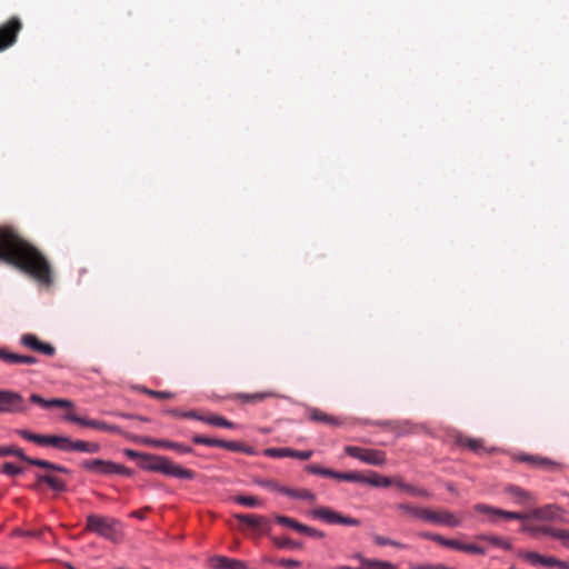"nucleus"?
<instances>
[{"mask_svg": "<svg viewBox=\"0 0 569 569\" xmlns=\"http://www.w3.org/2000/svg\"><path fill=\"white\" fill-rule=\"evenodd\" d=\"M560 509L557 506L548 505L533 511V517L542 520H553L558 517Z\"/></svg>", "mask_w": 569, "mask_h": 569, "instance_id": "cd10ccee", "label": "nucleus"}, {"mask_svg": "<svg viewBox=\"0 0 569 569\" xmlns=\"http://www.w3.org/2000/svg\"><path fill=\"white\" fill-rule=\"evenodd\" d=\"M219 448H223L230 451L234 452H246V453H252L253 450L250 447H246L242 443L238 441H229V440H221L220 439Z\"/></svg>", "mask_w": 569, "mask_h": 569, "instance_id": "2f4dec72", "label": "nucleus"}, {"mask_svg": "<svg viewBox=\"0 0 569 569\" xmlns=\"http://www.w3.org/2000/svg\"><path fill=\"white\" fill-rule=\"evenodd\" d=\"M206 423L228 429L236 428V423L218 415L209 416L208 419H206Z\"/></svg>", "mask_w": 569, "mask_h": 569, "instance_id": "72a5a7b5", "label": "nucleus"}, {"mask_svg": "<svg viewBox=\"0 0 569 569\" xmlns=\"http://www.w3.org/2000/svg\"><path fill=\"white\" fill-rule=\"evenodd\" d=\"M497 516L503 517L508 520H525V519H528V517H529L527 513L516 512V511H506L502 509H499L497 511Z\"/></svg>", "mask_w": 569, "mask_h": 569, "instance_id": "a19ab883", "label": "nucleus"}, {"mask_svg": "<svg viewBox=\"0 0 569 569\" xmlns=\"http://www.w3.org/2000/svg\"><path fill=\"white\" fill-rule=\"evenodd\" d=\"M308 417L311 421L321 422L331 426H340L342 421L333 416H330L318 408L308 409Z\"/></svg>", "mask_w": 569, "mask_h": 569, "instance_id": "6ab92c4d", "label": "nucleus"}, {"mask_svg": "<svg viewBox=\"0 0 569 569\" xmlns=\"http://www.w3.org/2000/svg\"><path fill=\"white\" fill-rule=\"evenodd\" d=\"M114 475H120V476H123V477H132L133 476V470L123 466V465H120V463H117L116 462V466H114Z\"/></svg>", "mask_w": 569, "mask_h": 569, "instance_id": "6e6d98bb", "label": "nucleus"}, {"mask_svg": "<svg viewBox=\"0 0 569 569\" xmlns=\"http://www.w3.org/2000/svg\"><path fill=\"white\" fill-rule=\"evenodd\" d=\"M309 515L328 525H342L349 527H358L360 526V520L350 516H345L331 508L328 507H319L311 509Z\"/></svg>", "mask_w": 569, "mask_h": 569, "instance_id": "39448f33", "label": "nucleus"}, {"mask_svg": "<svg viewBox=\"0 0 569 569\" xmlns=\"http://www.w3.org/2000/svg\"><path fill=\"white\" fill-rule=\"evenodd\" d=\"M52 407L69 408V407H72V402L67 399L52 398L51 399V408Z\"/></svg>", "mask_w": 569, "mask_h": 569, "instance_id": "13d9d810", "label": "nucleus"}, {"mask_svg": "<svg viewBox=\"0 0 569 569\" xmlns=\"http://www.w3.org/2000/svg\"><path fill=\"white\" fill-rule=\"evenodd\" d=\"M0 360L8 365H34L38 362L33 356L18 355L4 348H0Z\"/></svg>", "mask_w": 569, "mask_h": 569, "instance_id": "dca6fc26", "label": "nucleus"}, {"mask_svg": "<svg viewBox=\"0 0 569 569\" xmlns=\"http://www.w3.org/2000/svg\"><path fill=\"white\" fill-rule=\"evenodd\" d=\"M192 442L196 445H204L209 447H219V445H221L220 439L209 438L200 435H194L192 437Z\"/></svg>", "mask_w": 569, "mask_h": 569, "instance_id": "58836bf2", "label": "nucleus"}, {"mask_svg": "<svg viewBox=\"0 0 569 569\" xmlns=\"http://www.w3.org/2000/svg\"><path fill=\"white\" fill-rule=\"evenodd\" d=\"M144 469L156 472H161L178 479L192 480L196 477L194 471L183 468L178 463L172 462L166 457H154L153 461L144 467Z\"/></svg>", "mask_w": 569, "mask_h": 569, "instance_id": "20e7f679", "label": "nucleus"}, {"mask_svg": "<svg viewBox=\"0 0 569 569\" xmlns=\"http://www.w3.org/2000/svg\"><path fill=\"white\" fill-rule=\"evenodd\" d=\"M439 545L443 546V547H447V548H451V549L461 551L463 542H461V541H459L457 539H448V538H445V537L441 536L440 540H439Z\"/></svg>", "mask_w": 569, "mask_h": 569, "instance_id": "c03bdc74", "label": "nucleus"}, {"mask_svg": "<svg viewBox=\"0 0 569 569\" xmlns=\"http://www.w3.org/2000/svg\"><path fill=\"white\" fill-rule=\"evenodd\" d=\"M280 493L288 496L293 499L307 500L310 502L316 501V495L307 489H291L284 487V489H280Z\"/></svg>", "mask_w": 569, "mask_h": 569, "instance_id": "393cba45", "label": "nucleus"}, {"mask_svg": "<svg viewBox=\"0 0 569 569\" xmlns=\"http://www.w3.org/2000/svg\"><path fill=\"white\" fill-rule=\"evenodd\" d=\"M518 556L532 566H542L547 568L558 567L559 569H569V563L555 557L541 556L536 551H518Z\"/></svg>", "mask_w": 569, "mask_h": 569, "instance_id": "1a4fd4ad", "label": "nucleus"}, {"mask_svg": "<svg viewBox=\"0 0 569 569\" xmlns=\"http://www.w3.org/2000/svg\"><path fill=\"white\" fill-rule=\"evenodd\" d=\"M4 456H16L21 460L26 458L23 450L16 447H0V457Z\"/></svg>", "mask_w": 569, "mask_h": 569, "instance_id": "79ce46f5", "label": "nucleus"}, {"mask_svg": "<svg viewBox=\"0 0 569 569\" xmlns=\"http://www.w3.org/2000/svg\"><path fill=\"white\" fill-rule=\"evenodd\" d=\"M0 261L11 264L42 284L52 282L46 257L13 228L0 227Z\"/></svg>", "mask_w": 569, "mask_h": 569, "instance_id": "f257e3e1", "label": "nucleus"}, {"mask_svg": "<svg viewBox=\"0 0 569 569\" xmlns=\"http://www.w3.org/2000/svg\"><path fill=\"white\" fill-rule=\"evenodd\" d=\"M100 449L101 446L98 442L71 439L70 452L97 453Z\"/></svg>", "mask_w": 569, "mask_h": 569, "instance_id": "b1692460", "label": "nucleus"}, {"mask_svg": "<svg viewBox=\"0 0 569 569\" xmlns=\"http://www.w3.org/2000/svg\"><path fill=\"white\" fill-rule=\"evenodd\" d=\"M560 465L556 461H552L548 458L540 457L539 462L536 468L543 469V470H555L558 469Z\"/></svg>", "mask_w": 569, "mask_h": 569, "instance_id": "09e8293b", "label": "nucleus"}, {"mask_svg": "<svg viewBox=\"0 0 569 569\" xmlns=\"http://www.w3.org/2000/svg\"><path fill=\"white\" fill-rule=\"evenodd\" d=\"M37 482L39 483H46L48 487L57 492H63L67 490L66 482L56 476H52L50 473H37L36 475Z\"/></svg>", "mask_w": 569, "mask_h": 569, "instance_id": "a211bd4d", "label": "nucleus"}, {"mask_svg": "<svg viewBox=\"0 0 569 569\" xmlns=\"http://www.w3.org/2000/svg\"><path fill=\"white\" fill-rule=\"evenodd\" d=\"M301 533L315 539H323L326 537V533L323 531L307 525H303Z\"/></svg>", "mask_w": 569, "mask_h": 569, "instance_id": "a18cd8bd", "label": "nucleus"}, {"mask_svg": "<svg viewBox=\"0 0 569 569\" xmlns=\"http://www.w3.org/2000/svg\"><path fill=\"white\" fill-rule=\"evenodd\" d=\"M22 461H26L27 463H29L31 466H36V467L43 468V469L51 470V471L54 468V463L51 461L38 459V458H31L28 456H26V458H23Z\"/></svg>", "mask_w": 569, "mask_h": 569, "instance_id": "4c0bfd02", "label": "nucleus"}, {"mask_svg": "<svg viewBox=\"0 0 569 569\" xmlns=\"http://www.w3.org/2000/svg\"><path fill=\"white\" fill-rule=\"evenodd\" d=\"M419 537L422 539L431 540V541L439 543L441 535L432 533V532H420Z\"/></svg>", "mask_w": 569, "mask_h": 569, "instance_id": "680f3d73", "label": "nucleus"}, {"mask_svg": "<svg viewBox=\"0 0 569 569\" xmlns=\"http://www.w3.org/2000/svg\"><path fill=\"white\" fill-rule=\"evenodd\" d=\"M21 29L22 22L18 17H11L8 21L0 24V52L17 42Z\"/></svg>", "mask_w": 569, "mask_h": 569, "instance_id": "6e6552de", "label": "nucleus"}, {"mask_svg": "<svg viewBox=\"0 0 569 569\" xmlns=\"http://www.w3.org/2000/svg\"><path fill=\"white\" fill-rule=\"evenodd\" d=\"M167 413L172 416V417L183 418L184 411H181L179 409H169V410H167Z\"/></svg>", "mask_w": 569, "mask_h": 569, "instance_id": "69168bd1", "label": "nucleus"}, {"mask_svg": "<svg viewBox=\"0 0 569 569\" xmlns=\"http://www.w3.org/2000/svg\"><path fill=\"white\" fill-rule=\"evenodd\" d=\"M28 409V402L21 393L0 389V413H24Z\"/></svg>", "mask_w": 569, "mask_h": 569, "instance_id": "423d86ee", "label": "nucleus"}, {"mask_svg": "<svg viewBox=\"0 0 569 569\" xmlns=\"http://www.w3.org/2000/svg\"><path fill=\"white\" fill-rule=\"evenodd\" d=\"M30 402L38 405L42 408H51V399H44L37 393H32L29 398Z\"/></svg>", "mask_w": 569, "mask_h": 569, "instance_id": "3c124183", "label": "nucleus"}, {"mask_svg": "<svg viewBox=\"0 0 569 569\" xmlns=\"http://www.w3.org/2000/svg\"><path fill=\"white\" fill-rule=\"evenodd\" d=\"M343 481L367 483V477L358 472H345Z\"/></svg>", "mask_w": 569, "mask_h": 569, "instance_id": "8fccbe9b", "label": "nucleus"}, {"mask_svg": "<svg viewBox=\"0 0 569 569\" xmlns=\"http://www.w3.org/2000/svg\"><path fill=\"white\" fill-rule=\"evenodd\" d=\"M345 452L351 458L358 459L370 466H383L386 463V453L382 450L362 448L357 446H346Z\"/></svg>", "mask_w": 569, "mask_h": 569, "instance_id": "0eeeda50", "label": "nucleus"}, {"mask_svg": "<svg viewBox=\"0 0 569 569\" xmlns=\"http://www.w3.org/2000/svg\"><path fill=\"white\" fill-rule=\"evenodd\" d=\"M144 392L147 395H149L150 397L159 398V399H169V398L173 397V393H171L169 391H157V390L144 389Z\"/></svg>", "mask_w": 569, "mask_h": 569, "instance_id": "5fc2aeb1", "label": "nucleus"}, {"mask_svg": "<svg viewBox=\"0 0 569 569\" xmlns=\"http://www.w3.org/2000/svg\"><path fill=\"white\" fill-rule=\"evenodd\" d=\"M306 471L309 473H312V475H318V476L328 477V478H329V475H331V469L323 468L319 465H308L306 467Z\"/></svg>", "mask_w": 569, "mask_h": 569, "instance_id": "37998d69", "label": "nucleus"}, {"mask_svg": "<svg viewBox=\"0 0 569 569\" xmlns=\"http://www.w3.org/2000/svg\"><path fill=\"white\" fill-rule=\"evenodd\" d=\"M18 535L26 536V537L39 538L41 536V531H37V530L19 531Z\"/></svg>", "mask_w": 569, "mask_h": 569, "instance_id": "e2e57ef3", "label": "nucleus"}, {"mask_svg": "<svg viewBox=\"0 0 569 569\" xmlns=\"http://www.w3.org/2000/svg\"><path fill=\"white\" fill-rule=\"evenodd\" d=\"M233 500H234V502H237L239 505L250 507V508H254L260 505L258 498H256L253 496H237L233 498Z\"/></svg>", "mask_w": 569, "mask_h": 569, "instance_id": "ea45409f", "label": "nucleus"}, {"mask_svg": "<svg viewBox=\"0 0 569 569\" xmlns=\"http://www.w3.org/2000/svg\"><path fill=\"white\" fill-rule=\"evenodd\" d=\"M266 456L271 458H297L300 460H308L312 457V450H296L291 448H268L264 451Z\"/></svg>", "mask_w": 569, "mask_h": 569, "instance_id": "f8f14e48", "label": "nucleus"}, {"mask_svg": "<svg viewBox=\"0 0 569 569\" xmlns=\"http://www.w3.org/2000/svg\"><path fill=\"white\" fill-rule=\"evenodd\" d=\"M87 530L108 540L118 541L121 537V522L110 517L89 515L87 517Z\"/></svg>", "mask_w": 569, "mask_h": 569, "instance_id": "f03ea898", "label": "nucleus"}, {"mask_svg": "<svg viewBox=\"0 0 569 569\" xmlns=\"http://www.w3.org/2000/svg\"><path fill=\"white\" fill-rule=\"evenodd\" d=\"M370 537H371L373 543L379 547L392 546L398 549H407L408 548V546L406 543H402L400 541L390 539L388 537H385V536H381L378 533H371Z\"/></svg>", "mask_w": 569, "mask_h": 569, "instance_id": "c756f323", "label": "nucleus"}, {"mask_svg": "<svg viewBox=\"0 0 569 569\" xmlns=\"http://www.w3.org/2000/svg\"><path fill=\"white\" fill-rule=\"evenodd\" d=\"M373 476H375L373 478L367 477L368 485H371L373 487L387 488V487L391 486L392 483H395V481L388 477L378 476L377 473H373Z\"/></svg>", "mask_w": 569, "mask_h": 569, "instance_id": "e433bc0d", "label": "nucleus"}, {"mask_svg": "<svg viewBox=\"0 0 569 569\" xmlns=\"http://www.w3.org/2000/svg\"><path fill=\"white\" fill-rule=\"evenodd\" d=\"M279 563L286 568H299L301 566V562L296 559H281Z\"/></svg>", "mask_w": 569, "mask_h": 569, "instance_id": "052dcab7", "label": "nucleus"}, {"mask_svg": "<svg viewBox=\"0 0 569 569\" xmlns=\"http://www.w3.org/2000/svg\"><path fill=\"white\" fill-rule=\"evenodd\" d=\"M356 559L359 560L360 565L365 567L366 569H397V567L386 560H379V559H369L363 557L361 553H357L355 556Z\"/></svg>", "mask_w": 569, "mask_h": 569, "instance_id": "412c9836", "label": "nucleus"}, {"mask_svg": "<svg viewBox=\"0 0 569 569\" xmlns=\"http://www.w3.org/2000/svg\"><path fill=\"white\" fill-rule=\"evenodd\" d=\"M236 519L252 529H259L269 523L268 519L264 516H259V515L240 513V515H236Z\"/></svg>", "mask_w": 569, "mask_h": 569, "instance_id": "5701e85b", "label": "nucleus"}, {"mask_svg": "<svg viewBox=\"0 0 569 569\" xmlns=\"http://www.w3.org/2000/svg\"><path fill=\"white\" fill-rule=\"evenodd\" d=\"M460 443L462 446L468 447L471 451L479 453V455L485 451L482 439L465 438V439H460Z\"/></svg>", "mask_w": 569, "mask_h": 569, "instance_id": "f704fd0d", "label": "nucleus"}, {"mask_svg": "<svg viewBox=\"0 0 569 569\" xmlns=\"http://www.w3.org/2000/svg\"><path fill=\"white\" fill-rule=\"evenodd\" d=\"M2 472L8 476L14 477V476L21 475L23 472V470H22V468L16 466L12 462H4L2 466Z\"/></svg>", "mask_w": 569, "mask_h": 569, "instance_id": "de8ad7c7", "label": "nucleus"}, {"mask_svg": "<svg viewBox=\"0 0 569 569\" xmlns=\"http://www.w3.org/2000/svg\"><path fill=\"white\" fill-rule=\"evenodd\" d=\"M421 569H450V568L446 567L445 565H436V566L427 565V566L421 567Z\"/></svg>", "mask_w": 569, "mask_h": 569, "instance_id": "774afa93", "label": "nucleus"}, {"mask_svg": "<svg viewBox=\"0 0 569 569\" xmlns=\"http://www.w3.org/2000/svg\"><path fill=\"white\" fill-rule=\"evenodd\" d=\"M505 492L512 497L518 505H528L533 501V497L530 492L516 485L507 486Z\"/></svg>", "mask_w": 569, "mask_h": 569, "instance_id": "f3484780", "label": "nucleus"}, {"mask_svg": "<svg viewBox=\"0 0 569 569\" xmlns=\"http://www.w3.org/2000/svg\"><path fill=\"white\" fill-rule=\"evenodd\" d=\"M395 485H396L399 489H401V490H403V491L408 492V493H409V495H411V496H416V497H425V498H427V497H429V496H430V493H429V491H428V490H426V489H423V488H417V487H413L412 485H409V483H407V482H405V481H402V480H395Z\"/></svg>", "mask_w": 569, "mask_h": 569, "instance_id": "7c9ffc66", "label": "nucleus"}, {"mask_svg": "<svg viewBox=\"0 0 569 569\" xmlns=\"http://www.w3.org/2000/svg\"><path fill=\"white\" fill-rule=\"evenodd\" d=\"M536 532H540L542 535L559 539L562 542V546L565 548L569 549V530L555 529L551 527H540V528L536 529Z\"/></svg>", "mask_w": 569, "mask_h": 569, "instance_id": "4be33fe9", "label": "nucleus"}, {"mask_svg": "<svg viewBox=\"0 0 569 569\" xmlns=\"http://www.w3.org/2000/svg\"><path fill=\"white\" fill-rule=\"evenodd\" d=\"M475 510L480 512V513L497 515V511L499 509L498 508H493V507L488 506V505L478 503V505L475 506Z\"/></svg>", "mask_w": 569, "mask_h": 569, "instance_id": "4d7b16f0", "label": "nucleus"}, {"mask_svg": "<svg viewBox=\"0 0 569 569\" xmlns=\"http://www.w3.org/2000/svg\"><path fill=\"white\" fill-rule=\"evenodd\" d=\"M477 540L488 541L495 547L502 548L505 550H510L512 548V545L509 540L502 539L495 535H478L476 537Z\"/></svg>", "mask_w": 569, "mask_h": 569, "instance_id": "c85d7f7f", "label": "nucleus"}, {"mask_svg": "<svg viewBox=\"0 0 569 569\" xmlns=\"http://www.w3.org/2000/svg\"><path fill=\"white\" fill-rule=\"evenodd\" d=\"M274 397V393L271 391H262L254 393H238L236 398L243 403H258L268 398Z\"/></svg>", "mask_w": 569, "mask_h": 569, "instance_id": "a878e982", "label": "nucleus"}, {"mask_svg": "<svg viewBox=\"0 0 569 569\" xmlns=\"http://www.w3.org/2000/svg\"><path fill=\"white\" fill-rule=\"evenodd\" d=\"M211 569H248L244 561L228 558L226 556H213L209 559Z\"/></svg>", "mask_w": 569, "mask_h": 569, "instance_id": "4468645a", "label": "nucleus"}, {"mask_svg": "<svg viewBox=\"0 0 569 569\" xmlns=\"http://www.w3.org/2000/svg\"><path fill=\"white\" fill-rule=\"evenodd\" d=\"M515 459L518 460V461H521V462L529 463L532 467H537V465L539 462V459H540V456L528 455V453H519V455H517L515 457Z\"/></svg>", "mask_w": 569, "mask_h": 569, "instance_id": "49530a36", "label": "nucleus"}, {"mask_svg": "<svg viewBox=\"0 0 569 569\" xmlns=\"http://www.w3.org/2000/svg\"><path fill=\"white\" fill-rule=\"evenodd\" d=\"M20 342L22 346L49 357H52L56 353V349L52 345L40 341L37 336L31 333L23 335Z\"/></svg>", "mask_w": 569, "mask_h": 569, "instance_id": "ddd939ff", "label": "nucleus"}, {"mask_svg": "<svg viewBox=\"0 0 569 569\" xmlns=\"http://www.w3.org/2000/svg\"><path fill=\"white\" fill-rule=\"evenodd\" d=\"M277 523L281 525V526H284V527H288V528H291L293 529L295 531L301 533V530L303 528V523L299 522L298 520H296L295 518H290V517H287V516H276L274 517Z\"/></svg>", "mask_w": 569, "mask_h": 569, "instance_id": "473e14b6", "label": "nucleus"}, {"mask_svg": "<svg viewBox=\"0 0 569 569\" xmlns=\"http://www.w3.org/2000/svg\"><path fill=\"white\" fill-rule=\"evenodd\" d=\"M63 419L80 426L90 427L99 431H104L106 422L97 419H88L79 417L74 413H67Z\"/></svg>", "mask_w": 569, "mask_h": 569, "instance_id": "aec40b11", "label": "nucleus"}, {"mask_svg": "<svg viewBox=\"0 0 569 569\" xmlns=\"http://www.w3.org/2000/svg\"><path fill=\"white\" fill-rule=\"evenodd\" d=\"M104 432L120 433V427L106 422Z\"/></svg>", "mask_w": 569, "mask_h": 569, "instance_id": "0e129e2a", "label": "nucleus"}, {"mask_svg": "<svg viewBox=\"0 0 569 569\" xmlns=\"http://www.w3.org/2000/svg\"><path fill=\"white\" fill-rule=\"evenodd\" d=\"M142 442L146 445H149V446L158 447V448L171 449L181 455L191 453L193 451L192 448L189 446H186L180 442L163 440V439L144 438L142 440Z\"/></svg>", "mask_w": 569, "mask_h": 569, "instance_id": "2eb2a0df", "label": "nucleus"}, {"mask_svg": "<svg viewBox=\"0 0 569 569\" xmlns=\"http://www.w3.org/2000/svg\"><path fill=\"white\" fill-rule=\"evenodd\" d=\"M426 521L433 525L456 528L461 526L462 518L448 510L433 511L429 509Z\"/></svg>", "mask_w": 569, "mask_h": 569, "instance_id": "9b49d317", "label": "nucleus"}, {"mask_svg": "<svg viewBox=\"0 0 569 569\" xmlns=\"http://www.w3.org/2000/svg\"><path fill=\"white\" fill-rule=\"evenodd\" d=\"M79 466L81 469L94 475L112 476L114 475L116 462L97 458L82 460Z\"/></svg>", "mask_w": 569, "mask_h": 569, "instance_id": "9d476101", "label": "nucleus"}, {"mask_svg": "<svg viewBox=\"0 0 569 569\" xmlns=\"http://www.w3.org/2000/svg\"><path fill=\"white\" fill-rule=\"evenodd\" d=\"M183 418L194 419L203 422H206V419H208V417L202 416L194 410L184 411Z\"/></svg>", "mask_w": 569, "mask_h": 569, "instance_id": "bf43d9fd", "label": "nucleus"}, {"mask_svg": "<svg viewBox=\"0 0 569 569\" xmlns=\"http://www.w3.org/2000/svg\"><path fill=\"white\" fill-rule=\"evenodd\" d=\"M257 483L263 488H267L271 491H277L279 493H280V489H284V486H281L272 480H260V481H257Z\"/></svg>", "mask_w": 569, "mask_h": 569, "instance_id": "864d4df0", "label": "nucleus"}, {"mask_svg": "<svg viewBox=\"0 0 569 569\" xmlns=\"http://www.w3.org/2000/svg\"><path fill=\"white\" fill-rule=\"evenodd\" d=\"M274 543L277 547L281 549H288V550H297L302 547V543L299 541H295L290 538H274Z\"/></svg>", "mask_w": 569, "mask_h": 569, "instance_id": "c9c22d12", "label": "nucleus"}, {"mask_svg": "<svg viewBox=\"0 0 569 569\" xmlns=\"http://www.w3.org/2000/svg\"><path fill=\"white\" fill-rule=\"evenodd\" d=\"M461 551L476 555H486L487 552L485 548H481L475 543H463Z\"/></svg>", "mask_w": 569, "mask_h": 569, "instance_id": "603ef678", "label": "nucleus"}, {"mask_svg": "<svg viewBox=\"0 0 569 569\" xmlns=\"http://www.w3.org/2000/svg\"><path fill=\"white\" fill-rule=\"evenodd\" d=\"M397 508H398V510H400L405 513H408L415 518L421 519L423 521L427 520V515H428L429 508L415 507L409 503H400V505H398Z\"/></svg>", "mask_w": 569, "mask_h": 569, "instance_id": "bb28decb", "label": "nucleus"}, {"mask_svg": "<svg viewBox=\"0 0 569 569\" xmlns=\"http://www.w3.org/2000/svg\"><path fill=\"white\" fill-rule=\"evenodd\" d=\"M345 472L336 471L331 469V475H329V478H333L337 480H343Z\"/></svg>", "mask_w": 569, "mask_h": 569, "instance_id": "338daca9", "label": "nucleus"}, {"mask_svg": "<svg viewBox=\"0 0 569 569\" xmlns=\"http://www.w3.org/2000/svg\"><path fill=\"white\" fill-rule=\"evenodd\" d=\"M16 433L27 441L43 447H52L63 452H70L71 438L58 435H40L28 429H17Z\"/></svg>", "mask_w": 569, "mask_h": 569, "instance_id": "7ed1b4c3", "label": "nucleus"}]
</instances>
